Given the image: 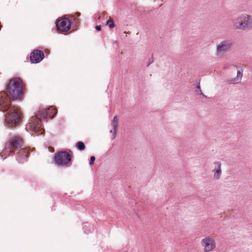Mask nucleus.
I'll use <instances>...</instances> for the list:
<instances>
[{"mask_svg":"<svg viewBox=\"0 0 252 252\" xmlns=\"http://www.w3.org/2000/svg\"><path fill=\"white\" fill-rule=\"evenodd\" d=\"M232 26L235 30L250 29L252 28V17L247 13H242L233 20Z\"/></svg>","mask_w":252,"mask_h":252,"instance_id":"4","label":"nucleus"},{"mask_svg":"<svg viewBox=\"0 0 252 252\" xmlns=\"http://www.w3.org/2000/svg\"><path fill=\"white\" fill-rule=\"evenodd\" d=\"M0 156H1V157H2L3 156H4L5 157L3 158V159H5L6 158V157H7L8 156L5 155V154H3L2 153V152H1V153L0 154Z\"/></svg>","mask_w":252,"mask_h":252,"instance_id":"22","label":"nucleus"},{"mask_svg":"<svg viewBox=\"0 0 252 252\" xmlns=\"http://www.w3.org/2000/svg\"><path fill=\"white\" fill-rule=\"evenodd\" d=\"M0 110L8 111L5 115V124L8 127H16L21 121V112L15 107L11 106L8 96L4 92L0 93Z\"/></svg>","mask_w":252,"mask_h":252,"instance_id":"1","label":"nucleus"},{"mask_svg":"<svg viewBox=\"0 0 252 252\" xmlns=\"http://www.w3.org/2000/svg\"><path fill=\"white\" fill-rule=\"evenodd\" d=\"M201 245L204 252H211L216 248V238L214 236L206 237L201 240Z\"/></svg>","mask_w":252,"mask_h":252,"instance_id":"7","label":"nucleus"},{"mask_svg":"<svg viewBox=\"0 0 252 252\" xmlns=\"http://www.w3.org/2000/svg\"><path fill=\"white\" fill-rule=\"evenodd\" d=\"M95 29L97 31H100L101 30V26L100 25L96 26L95 27Z\"/></svg>","mask_w":252,"mask_h":252,"instance_id":"19","label":"nucleus"},{"mask_svg":"<svg viewBox=\"0 0 252 252\" xmlns=\"http://www.w3.org/2000/svg\"><path fill=\"white\" fill-rule=\"evenodd\" d=\"M118 118L117 116H115L113 118V120L112 122V126L113 127V128L114 129V131H113L112 130H110V132L111 133H112L113 132V139H114L116 137V132H117V130L118 129Z\"/></svg>","mask_w":252,"mask_h":252,"instance_id":"13","label":"nucleus"},{"mask_svg":"<svg viewBox=\"0 0 252 252\" xmlns=\"http://www.w3.org/2000/svg\"><path fill=\"white\" fill-rule=\"evenodd\" d=\"M55 161L59 165L70 166L72 164V156L66 151H60L55 155Z\"/></svg>","mask_w":252,"mask_h":252,"instance_id":"6","label":"nucleus"},{"mask_svg":"<svg viewBox=\"0 0 252 252\" xmlns=\"http://www.w3.org/2000/svg\"><path fill=\"white\" fill-rule=\"evenodd\" d=\"M197 89H198V90H199V92H200V94H202V95H203L204 96V94H203V93L201 92V90H200V86H197Z\"/></svg>","mask_w":252,"mask_h":252,"instance_id":"20","label":"nucleus"},{"mask_svg":"<svg viewBox=\"0 0 252 252\" xmlns=\"http://www.w3.org/2000/svg\"><path fill=\"white\" fill-rule=\"evenodd\" d=\"M232 42L229 40L222 41L217 47L216 54L217 56L223 55L232 46Z\"/></svg>","mask_w":252,"mask_h":252,"instance_id":"8","label":"nucleus"},{"mask_svg":"<svg viewBox=\"0 0 252 252\" xmlns=\"http://www.w3.org/2000/svg\"><path fill=\"white\" fill-rule=\"evenodd\" d=\"M95 159V158L94 156H92L91 157V160L89 162L90 165H92L94 164V161Z\"/></svg>","mask_w":252,"mask_h":252,"instance_id":"17","label":"nucleus"},{"mask_svg":"<svg viewBox=\"0 0 252 252\" xmlns=\"http://www.w3.org/2000/svg\"><path fill=\"white\" fill-rule=\"evenodd\" d=\"M154 62V59L153 58H151L149 59L148 63L147 64V66H148L150 64Z\"/></svg>","mask_w":252,"mask_h":252,"instance_id":"18","label":"nucleus"},{"mask_svg":"<svg viewBox=\"0 0 252 252\" xmlns=\"http://www.w3.org/2000/svg\"><path fill=\"white\" fill-rule=\"evenodd\" d=\"M214 169L212 172L214 173L213 178L215 180H219L222 173L221 163L220 161H215L213 163Z\"/></svg>","mask_w":252,"mask_h":252,"instance_id":"11","label":"nucleus"},{"mask_svg":"<svg viewBox=\"0 0 252 252\" xmlns=\"http://www.w3.org/2000/svg\"><path fill=\"white\" fill-rule=\"evenodd\" d=\"M44 58L43 51L39 50H34L31 54L30 60L32 63H38Z\"/></svg>","mask_w":252,"mask_h":252,"instance_id":"10","label":"nucleus"},{"mask_svg":"<svg viewBox=\"0 0 252 252\" xmlns=\"http://www.w3.org/2000/svg\"><path fill=\"white\" fill-rule=\"evenodd\" d=\"M106 25L111 29L114 28L115 26L113 19L111 17H109V19L106 22Z\"/></svg>","mask_w":252,"mask_h":252,"instance_id":"16","label":"nucleus"},{"mask_svg":"<svg viewBox=\"0 0 252 252\" xmlns=\"http://www.w3.org/2000/svg\"><path fill=\"white\" fill-rule=\"evenodd\" d=\"M57 113V110L51 107L48 108H43L40 109L38 113L32 116L30 120V122L26 125V129L27 131L32 132V134L39 135L42 134L43 129L41 124L42 120H45L47 122L46 119L49 118H53Z\"/></svg>","mask_w":252,"mask_h":252,"instance_id":"2","label":"nucleus"},{"mask_svg":"<svg viewBox=\"0 0 252 252\" xmlns=\"http://www.w3.org/2000/svg\"><path fill=\"white\" fill-rule=\"evenodd\" d=\"M24 141L22 137L14 136L11 137L8 142L6 143L5 149L2 151V153L7 156H9L10 153L23 149Z\"/></svg>","mask_w":252,"mask_h":252,"instance_id":"5","label":"nucleus"},{"mask_svg":"<svg viewBox=\"0 0 252 252\" xmlns=\"http://www.w3.org/2000/svg\"><path fill=\"white\" fill-rule=\"evenodd\" d=\"M57 28L62 32H67L71 28V22L68 18H62L57 22Z\"/></svg>","mask_w":252,"mask_h":252,"instance_id":"9","label":"nucleus"},{"mask_svg":"<svg viewBox=\"0 0 252 252\" xmlns=\"http://www.w3.org/2000/svg\"><path fill=\"white\" fill-rule=\"evenodd\" d=\"M29 152L26 148L21 149L18 150L16 155V160L19 163H23L27 160Z\"/></svg>","mask_w":252,"mask_h":252,"instance_id":"12","label":"nucleus"},{"mask_svg":"<svg viewBox=\"0 0 252 252\" xmlns=\"http://www.w3.org/2000/svg\"><path fill=\"white\" fill-rule=\"evenodd\" d=\"M0 156H1V157H2L3 156H4L5 157L3 158V159H5L6 158V157H7L8 156L5 155V154H3L2 153V152H1V153L0 154Z\"/></svg>","mask_w":252,"mask_h":252,"instance_id":"23","label":"nucleus"},{"mask_svg":"<svg viewBox=\"0 0 252 252\" xmlns=\"http://www.w3.org/2000/svg\"><path fill=\"white\" fill-rule=\"evenodd\" d=\"M76 147L80 151L85 150L86 146L84 143L82 141H79L76 144Z\"/></svg>","mask_w":252,"mask_h":252,"instance_id":"15","label":"nucleus"},{"mask_svg":"<svg viewBox=\"0 0 252 252\" xmlns=\"http://www.w3.org/2000/svg\"><path fill=\"white\" fill-rule=\"evenodd\" d=\"M24 84L20 78H13L6 86L7 92L13 98L19 97L23 93Z\"/></svg>","mask_w":252,"mask_h":252,"instance_id":"3","label":"nucleus"},{"mask_svg":"<svg viewBox=\"0 0 252 252\" xmlns=\"http://www.w3.org/2000/svg\"><path fill=\"white\" fill-rule=\"evenodd\" d=\"M242 76V72L240 70H238L237 76L231 80H227V82L229 84L239 83L241 80Z\"/></svg>","mask_w":252,"mask_h":252,"instance_id":"14","label":"nucleus"},{"mask_svg":"<svg viewBox=\"0 0 252 252\" xmlns=\"http://www.w3.org/2000/svg\"><path fill=\"white\" fill-rule=\"evenodd\" d=\"M196 92H199V90H198H198H196Z\"/></svg>","mask_w":252,"mask_h":252,"instance_id":"24","label":"nucleus"},{"mask_svg":"<svg viewBox=\"0 0 252 252\" xmlns=\"http://www.w3.org/2000/svg\"><path fill=\"white\" fill-rule=\"evenodd\" d=\"M196 92H199V90H198H198H196Z\"/></svg>","mask_w":252,"mask_h":252,"instance_id":"25","label":"nucleus"},{"mask_svg":"<svg viewBox=\"0 0 252 252\" xmlns=\"http://www.w3.org/2000/svg\"><path fill=\"white\" fill-rule=\"evenodd\" d=\"M0 156H1V157H2L3 156H4L5 157L3 158V159H5L6 158V157H7L8 156L5 155V154H3L2 153V152H1V153L0 154Z\"/></svg>","mask_w":252,"mask_h":252,"instance_id":"21","label":"nucleus"}]
</instances>
